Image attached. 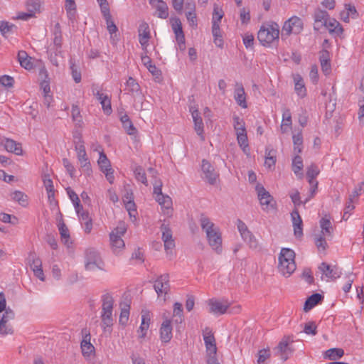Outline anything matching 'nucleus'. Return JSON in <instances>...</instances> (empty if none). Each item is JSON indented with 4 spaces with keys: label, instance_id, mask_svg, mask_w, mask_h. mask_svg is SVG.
I'll return each instance as SVG.
<instances>
[{
    "label": "nucleus",
    "instance_id": "obj_59",
    "mask_svg": "<svg viewBox=\"0 0 364 364\" xmlns=\"http://www.w3.org/2000/svg\"><path fill=\"white\" fill-rule=\"evenodd\" d=\"M329 15L327 11L318 9L314 14V21H323L328 19Z\"/></svg>",
    "mask_w": 364,
    "mask_h": 364
},
{
    "label": "nucleus",
    "instance_id": "obj_43",
    "mask_svg": "<svg viewBox=\"0 0 364 364\" xmlns=\"http://www.w3.org/2000/svg\"><path fill=\"white\" fill-rule=\"evenodd\" d=\"M97 162L102 172H105L106 170L111 168L110 162L104 152H100Z\"/></svg>",
    "mask_w": 364,
    "mask_h": 364
},
{
    "label": "nucleus",
    "instance_id": "obj_9",
    "mask_svg": "<svg viewBox=\"0 0 364 364\" xmlns=\"http://www.w3.org/2000/svg\"><path fill=\"white\" fill-rule=\"evenodd\" d=\"M258 198L262 205H266L265 209L269 210L274 208L275 202L270 193L264 188L263 186L257 184L256 186Z\"/></svg>",
    "mask_w": 364,
    "mask_h": 364
},
{
    "label": "nucleus",
    "instance_id": "obj_14",
    "mask_svg": "<svg viewBox=\"0 0 364 364\" xmlns=\"http://www.w3.org/2000/svg\"><path fill=\"white\" fill-rule=\"evenodd\" d=\"M0 145L4 146L5 149L9 152L14 153L18 156L23 154L21 144L14 139L4 137L1 139Z\"/></svg>",
    "mask_w": 364,
    "mask_h": 364
},
{
    "label": "nucleus",
    "instance_id": "obj_57",
    "mask_svg": "<svg viewBox=\"0 0 364 364\" xmlns=\"http://www.w3.org/2000/svg\"><path fill=\"white\" fill-rule=\"evenodd\" d=\"M4 311V314L0 319L1 320V325H3L4 323H8L9 321L14 319L15 317L14 311L11 309L7 308Z\"/></svg>",
    "mask_w": 364,
    "mask_h": 364
},
{
    "label": "nucleus",
    "instance_id": "obj_52",
    "mask_svg": "<svg viewBox=\"0 0 364 364\" xmlns=\"http://www.w3.org/2000/svg\"><path fill=\"white\" fill-rule=\"evenodd\" d=\"M237 140L239 146L242 148V151L247 154V149L248 148V139L247 133L238 134Z\"/></svg>",
    "mask_w": 364,
    "mask_h": 364
},
{
    "label": "nucleus",
    "instance_id": "obj_19",
    "mask_svg": "<svg viewBox=\"0 0 364 364\" xmlns=\"http://www.w3.org/2000/svg\"><path fill=\"white\" fill-rule=\"evenodd\" d=\"M235 86L234 98L237 104L242 108H247L246 95L242 85L237 82Z\"/></svg>",
    "mask_w": 364,
    "mask_h": 364
},
{
    "label": "nucleus",
    "instance_id": "obj_60",
    "mask_svg": "<svg viewBox=\"0 0 364 364\" xmlns=\"http://www.w3.org/2000/svg\"><path fill=\"white\" fill-rule=\"evenodd\" d=\"M138 33L139 36L151 38L149 26L146 22H143L139 25Z\"/></svg>",
    "mask_w": 364,
    "mask_h": 364
},
{
    "label": "nucleus",
    "instance_id": "obj_54",
    "mask_svg": "<svg viewBox=\"0 0 364 364\" xmlns=\"http://www.w3.org/2000/svg\"><path fill=\"white\" fill-rule=\"evenodd\" d=\"M224 16V13L221 9H219L218 6H215L213 13V21L212 23L218 24L220 26V23L221 19Z\"/></svg>",
    "mask_w": 364,
    "mask_h": 364
},
{
    "label": "nucleus",
    "instance_id": "obj_39",
    "mask_svg": "<svg viewBox=\"0 0 364 364\" xmlns=\"http://www.w3.org/2000/svg\"><path fill=\"white\" fill-rule=\"evenodd\" d=\"M303 160L299 155L295 156L292 161V171L296 175L302 176Z\"/></svg>",
    "mask_w": 364,
    "mask_h": 364
},
{
    "label": "nucleus",
    "instance_id": "obj_12",
    "mask_svg": "<svg viewBox=\"0 0 364 364\" xmlns=\"http://www.w3.org/2000/svg\"><path fill=\"white\" fill-rule=\"evenodd\" d=\"M73 137H74L75 148V151L77 153V159H78L79 163L80 164L83 163V161H84V162L89 161V159L87 156V154H86V151H85V148L84 146V141L82 139V136H81L80 134H74Z\"/></svg>",
    "mask_w": 364,
    "mask_h": 364
},
{
    "label": "nucleus",
    "instance_id": "obj_35",
    "mask_svg": "<svg viewBox=\"0 0 364 364\" xmlns=\"http://www.w3.org/2000/svg\"><path fill=\"white\" fill-rule=\"evenodd\" d=\"M102 311L113 310L114 299L109 293H106L102 296Z\"/></svg>",
    "mask_w": 364,
    "mask_h": 364
},
{
    "label": "nucleus",
    "instance_id": "obj_32",
    "mask_svg": "<svg viewBox=\"0 0 364 364\" xmlns=\"http://www.w3.org/2000/svg\"><path fill=\"white\" fill-rule=\"evenodd\" d=\"M295 91L299 96L304 97L306 95V90L302 77L299 75L294 77Z\"/></svg>",
    "mask_w": 364,
    "mask_h": 364
},
{
    "label": "nucleus",
    "instance_id": "obj_7",
    "mask_svg": "<svg viewBox=\"0 0 364 364\" xmlns=\"http://www.w3.org/2000/svg\"><path fill=\"white\" fill-rule=\"evenodd\" d=\"M160 230L162 233L161 239L164 244V249L167 255H172V250L175 247V241L173 238V232L168 225L163 223Z\"/></svg>",
    "mask_w": 364,
    "mask_h": 364
},
{
    "label": "nucleus",
    "instance_id": "obj_42",
    "mask_svg": "<svg viewBox=\"0 0 364 364\" xmlns=\"http://www.w3.org/2000/svg\"><path fill=\"white\" fill-rule=\"evenodd\" d=\"M11 198L18 202L20 205L22 206H26L28 204L27 196L25 195L23 192L19 191H16L11 194Z\"/></svg>",
    "mask_w": 364,
    "mask_h": 364
},
{
    "label": "nucleus",
    "instance_id": "obj_53",
    "mask_svg": "<svg viewBox=\"0 0 364 364\" xmlns=\"http://www.w3.org/2000/svg\"><path fill=\"white\" fill-rule=\"evenodd\" d=\"M14 28H16V26L14 24H10L7 21H1L0 22V31L2 33V35L4 36L7 33L13 32Z\"/></svg>",
    "mask_w": 364,
    "mask_h": 364
},
{
    "label": "nucleus",
    "instance_id": "obj_61",
    "mask_svg": "<svg viewBox=\"0 0 364 364\" xmlns=\"http://www.w3.org/2000/svg\"><path fill=\"white\" fill-rule=\"evenodd\" d=\"M100 102L103 111L105 114H109L112 112L111 100L109 97H104Z\"/></svg>",
    "mask_w": 364,
    "mask_h": 364
},
{
    "label": "nucleus",
    "instance_id": "obj_27",
    "mask_svg": "<svg viewBox=\"0 0 364 364\" xmlns=\"http://www.w3.org/2000/svg\"><path fill=\"white\" fill-rule=\"evenodd\" d=\"M326 28L328 30L330 33L336 34V36H339L343 31L340 23L334 18L330 19L328 18L326 25Z\"/></svg>",
    "mask_w": 364,
    "mask_h": 364
},
{
    "label": "nucleus",
    "instance_id": "obj_4",
    "mask_svg": "<svg viewBox=\"0 0 364 364\" xmlns=\"http://www.w3.org/2000/svg\"><path fill=\"white\" fill-rule=\"evenodd\" d=\"M104 262L100 254L94 248H88L85 251V267L87 270L92 271L96 268L103 269Z\"/></svg>",
    "mask_w": 364,
    "mask_h": 364
},
{
    "label": "nucleus",
    "instance_id": "obj_6",
    "mask_svg": "<svg viewBox=\"0 0 364 364\" xmlns=\"http://www.w3.org/2000/svg\"><path fill=\"white\" fill-rule=\"evenodd\" d=\"M154 289L159 297L164 294V300L166 301V296L168 294L171 289L169 274H164L159 276L154 282Z\"/></svg>",
    "mask_w": 364,
    "mask_h": 364
},
{
    "label": "nucleus",
    "instance_id": "obj_41",
    "mask_svg": "<svg viewBox=\"0 0 364 364\" xmlns=\"http://www.w3.org/2000/svg\"><path fill=\"white\" fill-rule=\"evenodd\" d=\"M134 173L135 178L138 181H140L145 186L148 185L146 173L141 166H136L134 169Z\"/></svg>",
    "mask_w": 364,
    "mask_h": 364
},
{
    "label": "nucleus",
    "instance_id": "obj_31",
    "mask_svg": "<svg viewBox=\"0 0 364 364\" xmlns=\"http://www.w3.org/2000/svg\"><path fill=\"white\" fill-rule=\"evenodd\" d=\"M291 126V114L289 109H284L282 113L281 131L284 133Z\"/></svg>",
    "mask_w": 364,
    "mask_h": 364
},
{
    "label": "nucleus",
    "instance_id": "obj_20",
    "mask_svg": "<svg viewBox=\"0 0 364 364\" xmlns=\"http://www.w3.org/2000/svg\"><path fill=\"white\" fill-rule=\"evenodd\" d=\"M82 333L84 334L81 341L82 352L83 355L89 356L94 351L95 348L90 343V334L87 329H82Z\"/></svg>",
    "mask_w": 364,
    "mask_h": 364
},
{
    "label": "nucleus",
    "instance_id": "obj_23",
    "mask_svg": "<svg viewBox=\"0 0 364 364\" xmlns=\"http://www.w3.org/2000/svg\"><path fill=\"white\" fill-rule=\"evenodd\" d=\"M110 245L112 251L114 254L119 253L124 247V242L119 235H115L114 233L109 234Z\"/></svg>",
    "mask_w": 364,
    "mask_h": 364
},
{
    "label": "nucleus",
    "instance_id": "obj_64",
    "mask_svg": "<svg viewBox=\"0 0 364 364\" xmlns=\"http://www.w3.org/2000/svg\"><path fill=\"white\" fill-rule=\"evenodd\" d=\"M304 331L306 334L316 335L317 333L316 326L314 322H309L305 324Z\"/></svg>",
    "mask_w": 364,
    "mask_h": 364
},
{
    "label": "nucleus",
    "instance_id": "obj_11",
    "mask_svg": "<svg viewBox=\"0 0 364 364\" xmlns=\"http://www.w3.org/2000/svg\"><path fill=\"white\" fill-rule=\"evenodd\" d=\"M208 305L210 306V313L215 315L225 314L230 307V303L228 301H219L217 299H210Z\"/></svg>",
    "mask_w": 364,
    "mask_h": 364
},
{
    "label": "nucleus",
    "instance_id": "obj_22",
    "mask_svg": "<svg viewBox=\"0 0 364 364\" xmlns=\"http://www.w3.org/2000/svg\"><path fill=\"white\" fill-rule=\"evenodd\" d=\"M319 60L323 73L326 75H328L331 70L329 52L327 50H322L320 52Z\"/></svg>",
    "mask_w": 364,
    "mask_h": 364
},
{
    "label": "nucleus",
    "instance_id": "obj_48",
    "mask_svg": "<svg viewBox=\"0 0 364 364\" xmlns=\"http://www.w3.org/2000/svg\"><path fill=\"white\" fill-rule=\"evenodd\" d=\"M53 43L56 46V50L60 49L62 46V34L60 28V24L58 23L55 26Z\"/></svg>",
    "mask_w": 364,
    "mask_h": 364
},
{
    "label": "nucleus",
    "instance_id": "obj_28",
    "mask_svg": "<svg viewBox=\"0 0 364 364\" xmlns=\"http://www.w3.org/2000/svg\"><path fill=\"white\" fill-rule=\"evenodd\" d=\"M121 313L119 316V323L122 325L127 324L129 320L130 304L128 301L121 302L120 304Z\"/></svg>",
    "mask_w": 364,
    "mask_h": 364
},
{
    "label": "nucleus",
    "instance_id": "obj_16",
    "mask_svg": "<svg viewBox=\"0 0 364 364\" xmlns=\"http://www.w3.org/2000/svg\"><path fill=\"white\" fill-rule=\"evenodd\" d=\"M190 112L194 122V129L198 135L200 136L202 139L204 140L203 134V122L200 115V112L196 107H191Z\"/></svg>",
    "mask_w": 364,
    "mask_h": 364
},
{
    "label": "nucleus",
    "instance_id": "obj_33",
    "mask_svg": "<svg viewBox=\"0 0 364 364\" xmlns=\"http://www.w3.org/2000/svg\"><path fill=\"white\" fill-rule=\"evenodd\" d=\"M212 33L214 37V43L216 46L222 48L223 47V39L222 38L220 26L218 24H213Z\"/></svg>",
    "mask_w": 364,
    "mask_h": 364
},
{
    "label": "nucleus",
    "instance_id": "obj_45",
    "mask_svg": "<svg viewBox=\"0 0 364 364\" xmlns=\"http://www.w3.org/2000/svg\"><path fill=\"white\" fill-rule=\"evenodd\" d=\"M324 236L325 235L322 234L315 235L314 236L315 245L319 251H325L328 247V244Z\"/></svg>",
    "mask_w": 364,
    "mask_h": 364
},
{
    "label": "nucleus",
    "instance_id": "obj_58",
    "mask_svg": "<svg viewBox=\"0 0 364 364\" xmlns=\"http://www.w3.org/2000/svg\"><path fill=\"white\" fill-rule=\"evenodd\" d=\"M171 23L172 29L175 34L178 33H180L181 32L183 31L182 24L181 22V20L178 18H177V17L171 18Z\"/></svg>",
    "mask_w": 364,
    "mask_h": 364
},
{
    "label": "nucleus",
    "instance_id": "obj_63",
    "mask_svg": "<svg viewBox=\"0 0 364 364\" xmlns=\"http://www.w3.org/2000/svg\"><path fill=\"white\" fill-rule=\"evenodd\" d=\"M14 83V79L9 75H4L0 77V84L4 87H11Z\"/></svg>",
    "mask_w": 364,
    "mask_h": 364
},
{
    "label": "nucleus",
    "instance_id": "obj_21",
    "mask_svg": "<svg viewBox=\"0 0 364 364\" xmlns=\"http://www.w3.org/2000/svg\"><path fill=\"white\" fill-rule=\"evenodd\" d=\"M161 339L164 343H168L172 338V326L171 320L166 319L161 324L160 328Z\"/></svg>",
    "mask_w": 364,
    "mask_h": 364
},
{
    "label": "nucleus",
    "instance_id": "obj_30",
    "mask_svg": "<svg viewBox=\"0 0 364 364\" xmlns=\"http://www.w3.org/2000/svg\"><path fill=\"white\" fill-rule=\"evenodd\" d=\"M102 14L106 21L107 31L111 35V38H112V35L118 31V28L115 25L114 22L112 19V16L110 14L109 10Z\"/></svg>",
    "mask_w": 364,
    "mask_h": 364
},
{
    "label": "nucleus",
    "instance_id": "obj_10",
    "mask_svg": "<svg viewBox=\"0 0 364 364\" xmlns=\"http://www.w3.org/2000/svg\"><path fill=\"white\" fill-rule=\"evenodd\" d=\"M292 342L293 340L290 336H284L274 348V350L277 351L276 355H279L283 360H287L289 358L288 353L293 352V350L289 346V343Z\"/></svg>",
    "mask_w": 364,
    "mask_h": 364
},
{
    "label": "nucleus",
    "instance_id": "obj_49",
    "mask_svg": "<svg viewBox=\"0 0 364 364\" xmlns=\"http://www.w3.org/2000/svg\"><path fill=\"white\" fill-rule=\"evenodd\" d=\"M70 64L73 78L76 83H78L81 81V73L72 59L70 60Z\"/></svg>",
    "mask_w": 364,
    "mask_h": 364
},
{
    "label": "nucleus",
    "instance_id": "obj_17",
    "mask_svg": "<svg viewBox=\"0 0 364 364\" xmlns=\"http://www.w3.org/2000/svg\"><path fill=\"white\" fill-rule=\"evenodd\" d=\"M149 4L156 10V15L159 18L166 19L168 16V8L163 0H149Z\"/></svg>",
    "mask_w": 364,
    "mask_h": 364
},
{
    "label": "nucleus",
    "instance_id": "obj_44",
    "mask_svg": "<svg viewBox=\"0 0 364 364\" xmlns=\"http://www.w3.org/2000/svg\"><path fill=\"white\" fill-rule=\"evenodd\" d=\"M344 355V350L342 348H331L326 351V357L330 360H336Z\"/></svg>",
    "mask_w": 364,
    "mask_h": 364
},
{
    "label": "nucleus",
    "instance_id": "obj_15",
    "mask_svg": "<svg viewBox=\"0 0 364 364\" xmlns=\"http://www.w3.org/2000/svg\"><path fill=\"white\" fill-rule=\"evenodd\" d=\"M318 269L326 277L332 279H336L341 275V271L338 267L331 266L326 262H322Z\"/></svg>",
    "mask_w": 364,
    "mask_h": 364
},
{
    "label": "nucleus",
    "instance_id": "obj_46",
    "mask_svg": "<svg viewBox=\"0 0 364 364\" xmlns=\"http://www.w3.org/2000/svg\"><path fill=\"white\" fill-rule=\"evenodd\" d=\"M242 239L247 242L250 248H257L258 243L252 233L249 230L241 235Z\"/></svg>",
    "mask_w": 364,
    "mask_h": 364
},
{
    "label": "nucleus",
    "instance_id": "obj_26",
    "mask_svg": "<svg viewBox=\"0 0 364 364\" xmlns=\"http://www.w3.org/2000/svg\"><path fill=\"white\" fill-rule=\"evenodd\" d=\"M17 58L21 67L28 70L33 68V64L31 62L32 58L31 57L28 56L26 51H18Z\"/></svg>",
    "mask_w": 364,
    "mask_h": 364
},
{
    "label": "nucleus",
    "instance_id": "obj_38",
    "mask_svg": "<svg viewBox=\"0 0 364 364\" xmlns=\"http://www.w3.org/2000/svg\"><path fill=\"white\" fill-rule=\"evenodd\" d=\"M156 200L162 208L168 210L167 214H168L172 205L171 198L168 196L163 194L161 196H156Z\"/></svg>",
    "mask_w": 364,
    "mask_h": 364
},
{
    "label": "nucleus",
    "instance_id": "obj_47",
    "mask_svg": "<svg viewBox=\"0 0 364 364\" xmlns=\"http://www.w3.org/2000/svg\"><path fill=\"white\" fill-rule=\"evenodd\" d=\"M26 6L27 11L35 16L36 12L40 11L41 3L39 0H28Z\"/></svg>",
    "mask_w": 364,
    "mask_h": 364
},
{
    "label": "nucleus",
    "instance_id": "obj_62",
    "mask_svg": "<svg viewBox=\"0 0 364 364\" xmlns=\"http://www.w3.org/2000/svg\"><path fill=\"white\" fill-rule=\"evenodd\" d=\"M243 43L247 48H252L254 45L255 38L251 33H246L242 37Z\"/></svg>",
    "mask_w": 364,
    "mask_h": 364
},
{
    "label": "nucleus",
    "instance_id": "obj_55",
    "mask_svg": "<svg viewBox=\"0 0 364 364\" xmlns=\"http://www.w3.org/2000/svg\"><path fill=\"white\" fill-rule=\"evenodd\" d=\"M68 194L69 196L70 199L73 203L75 209H79L81 207V204L80 198L76 194V193L69 188H68Z\"/></svg>",
    "mask_w": 364,
    "mask_h": 364
},
{
    "label": "nucleus",
    "instance_id": "obj_1",
    "mask_svg": "<svg viewBox=\"0 0 364 364\" xmlns=\"http://www.w3.org/2000/svg\"><path fill=\"white\" fill-rule=\"evenodd\" d=\"M200 224L202 230L205 232L209 245L218 254H220L223 248L222 236L219 228L203 214L200 215Z\"/></svg>",
    "mask_w": 364,
    "mask_h": 364
},
{
    "label": "nucleus",
    "instance_id": "obj_5",
    "mask_svg": "<svg viewBox=\"0 0 364 364\" xmlns=\"http://www.w3.org/2000/svg\"><path fill=\"white\" fill-rule=\"evenodd\" d=\"M303 30V21L297 16H292L285 21L283 28L282 37L289 36L291 33L298 34Z\"/></svg>",
    "mask_w": 364,
    "mask_h": 364
},
{
    "label": "nucleus",
    "instance_id": "obj_25",
    "mask_svg": "<svg viewBox=\"0 0 364 364\" xmlns=\"http://www.w3.org/2000/svg\"><path fill=\"white\" fill-rule=\"evenodd\" d=\"M323 296L321 294L318 293L313 294L306 300L304 306V311L306 312L309 311L316 305L319 304L323 300Z\"/></svg>",
    "mask_w": 364,
    "mask_h": 364
},
{
    "label": "nucleus",
    "instance_id": "obj_2",
    "mask_svg": "<svg viewBox=\"0 0 364 364\" xmlns=\"http://www.w3.org/2000/svg\"><path fill=\"white\" fill-rule=\"evenodd\" d=\"M257 38L259 43L266 47H270L279 42V26L275 22L263 24L258 33Z\"/></svg>",
    "mask_w": 364,
    "mask_h": 364
},
{
    "label": "nucleus",
    "instance_id": "obj_29",
    "mask_svg": "<svg viewBox=\"0 0 364 364\" xmlns=\"http://www.w3.org/2000/svg\"><path fill=\"white\" fill-rule=\"evenodd\" d=\"M319 223H320V227L321 228V232L320 234H322V235L328 236V237H331L333 227H332L331 223L330 221V219L327 218L326 217L322 218L320 220Z\"/></svg>",
    "mask_w": 364,
    "mask_h": 364
},
{
    "label": "nucleus",
    "instance_id": "obj_24",
    "mask_svg": "<svg viewBox=\"0 0 364 364\" xmlns=\"http://www.w3.org/2000/svg\"><path fill=\"white\" fill-rule=\"evenodd\" d=\"M124 90L128 91V93L134 96L141 95V88L139 83L132 77H129L125 83Z\"/></svg>",
    "mask_w": 364,
    "mask_h": 364
},
{
    "label": "nucleus",
    "instance_id": "obj_37",
    "mask_svg": "<svg viewBox=\"0 0 364 364\" xmlns=\"http://www.w3.org/2000/svg\"><path fill=\"white\" fill-rule=\"evenodd\" d=\"M294 151L300 154L303 149V136L301 132L293 135Z\"/></svg>",
    "mask_w": 364,
    "mask_h": 364
},
{
    "label": "nucleus",
    "instance_id": "obj_40",
    "mask_svg": "<svg viewBox=\"0 0 364 364\" xmlns=\"http://www.w3.org/2000/svg\"><path fill=\"white\" fill-rule=\"evenodd\" d=\"M101 318L105 329L106 327L112 326L113 325L112 310L102 311Z\"/></svg>",
    "mask_w": 364,
    "mask_h": 364
},
{
    "label": "nucleus",
    "instance_id": "obj_34",
    "mask_svg": "<svg viewBox=\"0 0 364 364\" xmlns=\"http://www.w3.org/2000/svg\"><path fill=\"white\" fill-rule=\"evenodd\" d=\"M58 229L62 242L69 247L70 232L68 227L63 221L59 223Z\"/></svg>",
    "mask_w": 364,
    "mask_h": 364
},
{
    "label": "nucleus",
    "instance_id": "obj_3",
    "mask_svg": "<svg viewBox=\"0 0 364 364\" xmlns=\"http://www.w3.org/2000/svg\"><path fill=\"white\" fill-rule=\"evenodd\" d=\"M295 253L289 248H282L279 256V272L284 277H289L296 268L294 261Z\"/></svg>",
    "mask_w": 364,
    "mask_h": 364
},
{
    "label": "nucleus",
    "instance_id": "obj_36",
    "mask_svg": "<svg viewBox=\"0 0 364 364\" xmlns=\"http://www.w3.org/2000/svg\"><path fill=\"white\" fill-rule=\"evenodd\" d=\"M319 172L320 171L318 166L315 164H311L307 168L306 177L310 185H313Z\"/></svg>",
    "mask_w": 364,
    "mask_h": 364
},
{
    "label": "nucleus",
    "instance_id": "obj_8",
    "mask_svg": "<svg viewBox=\"0 0 364 364\" xmlns=\"http://www.w3.org/2000/svg\"><path fill=\"white\" fill-rule=\"evenodd\" d=\"M203 340L208 358H216L217 347L215 339L213 333L208 327L203 331Z\"/></svg>",
    "mask_w": 364,
    "mask_h": 364
},
{
    "label": "nucleus",
    "instance_id": "obj_18",
    "mask_svg": "<svg viewBox=\"0 0 364 364\" xmlns=\"http://www.w3.org/2000/svg\"><path fill=\"white\" fill-rule=\"evenodd\" d=\"M294 227V233L296 237H301L303 235V222L298 210L294 209L291 213Z\"/></svg>",
    "mask_w": 364,
    "mask_h": 364
},
{
    "label": "nucleus",
    "instance_id": "obj_13",
    "mask_svg": "<svg viewBox=\"0 0 364 364\" xmlns=\"http://www.w3.org/2000/svg\"><path fill=\"white\" fill-rule=\"evenodd\" d=\"M202 171L208 182L211 185H214L216 183L218 173L215 171L213 166L205 159L202 161Z\"/></svg>",
    "mask_w": 364,
    "mask_h": 364
},
{
    "label": "nucleus",
    "instance_id": "obj_51",
    "mask_svg": "<svg viewBox=\"0 0 364 364\" xmlns=\"http://www.w3.org/2000/svg\"><path fill=\"white\" fill-rule=\"evenodd\" d=\"M271 356L269 348L261 349L258 351L257 363L263 364Z\"/></svg>",
    "mask_w": 364,
    "mask_h": 364
},
{
    "label": "nucleus",
    "instance_id": "obj_56",
    "mask_svg": "<svg viewBox=\"0 0 364 364\" xmlns=\"http://www.w3.org/2000/svg\"><path fill=\"white\" fill-rule=\"evenodd\" d=\"M30 266L31 269H38L42 267V262L39 257H37L35 254L29 256Z\"/></svg>",
    "mask_w": 364,
    "mask_h": 364
},
{
    "label": "nucleus",
    "instance_id": "obj_50",
    "mask_svg": "<svg viewBox=\"0 0 364 364\" xmlns=\"http://www.w3.org/2000/svg\"><path fill=\"white\" fill-rule=\"evenodd\" d=\"M173 316L178 317L175 321L176 323H181L183 318V307L182 304L178 302H176L173 305Z\"/></svg>",
    "mask_w": 364,
    "mask_h": 364
}]
</instances>
